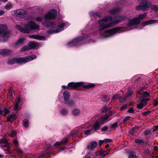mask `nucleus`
Instances as JSON below:
<instances>
[{
  "instance_id": "nucleus-59",
  "label": "nucleus",
  "mask_w": 158,
  "mask_h": 158,
  "mask_svg": "<svg viewBox=\"0 0 158 158\" xmlns=\"http://www.w3.org/2000/svg\"><path fill=\"white\" fill-rule=\"evenodd\" d=\"M154 105L155 106H156L158 105V100H155L154 101Z\"/></svg>"
},
{
  "instance_id": "nucleus-48",
  "label": "nucleus",
  "mask_w": 158,
  "mask_h": 158,
  "mask_svg": "<svg viewBox=\"0 0 158 158\" xmlns=\"http://www.w3.org/2000/svg\"><path fill=\"white\" fill-rule=\"evenodd\" d=\"M130 118V117H129V116H127V117L124 118L123 119V123H125Z\"/></svg>"
},
{
  "instance_id": "nucleus-40",
  "label": "nucleus",
  "mask_w": 158,
  "mask_h": 158,
  "mask_svg": "<svg viewBox=\"0 0 158 158\" xmlns=\"http://www.w3.org/2000/svg\"><path fill=\"white\" fill-rule=\"evenodd\" d=\"M93 131H94V130H93V129H91L90 130H87L85 131L84 134L85 135H89L90 134L91 132ZM94 132V131L93 132Z\"/></svg>"
},
{
  "instance_id": "nucleus-10",
  "label": "nucleus",
  "mask_w": 158,
  "mask_h": 158,
  "mask_svg": "<svg viewBox=\"0 0 158 158\" xmlns=\"http://www.w3.org/2000/svg\"><path fill=\"white\" fill-rule=\"evenodd\" d=\"M10 145V143H8L6 138H3L0 139V147L2 148H7L5 150V153L7 154H9L11 153V152L9 148Z\"/></svg>"
},
{
  "instance_id": "nucleus-36",
  "label": "nucleus",
  "mask_w": 158,
  "mask_h": 158,
  "mask_svg": "<svg viewBox=\"0 0 158 158\" xmlns=\"http://www.w3.org/2000/svg\"><path fill=\"white\" fill-rule=\"evenodd\" d=\"M12 7V5L11 3L6 4L5 6V8L7 10H9Z\"/></svg>"
},
{
  "instance_id": "nucleus-7",
  "label": "nucleus",
  "mask_w": 158,
  "mask_h": 158,
  "mask_svg": "<svg viewBox=\"0 0 158 158\" xmlns=\"http://www.w3.org/2000/svg\"><path fill=\"white\" fill-rule=\"evenodd\" d=\"M125 31L123 27L115 28L104 32L102 36L103 38L109 37L114 35L116 33H119Z\"/></svg>"
},
{
  "instance_id": "nucleus-60",
  "label": "nucleus",
  "mask_w": 158,
  "mask_h": 158,
  "mask_svg": "<svg viewBox=\"0 0 158 158\" xmlns=\"http://www.w3.org/2000/svg\"><path fill=\"white\" fill-rule=\"evenodd\" d=\"M135 142L137 143H140L142 142V140L140 139H137L135 140Z\"/></svg>"
},
{
  "instance_id": "nucleus-56",
  "label": "nucleus",
  "mask_w": 158,
  "mask_h": 158,
  "mask_svg": "<svg viewBox=\"0 0 158 158\" xmlns=\"http://www.w3.org/2000/svg\"><path fill=\"white\" fill-rule=\"evenodd\" d=\"M128 111L130 113H133L134 112V110L133 108H131Z\"/></svg>"
},
{
  "instance_id": "nucleus-3",
  "label": "nucleus",
  "mask_w": 158,
  "mask_h": 158,
  "mask_svg": "<svg viewBox=\"0 0 158 158\" xmlns=\"http://www.w3.org/2000/svg\"><path fill=\"white\" fill-rule=\"evenodd\" d=\"M36 56L32 55L27 57L16 58H10L8 59L7 64H13L15 63H25L36 59Z\"/></svg>"
},
{
  "instance_id": "nucleus-23",
  "label": "nucleus",
  "mask_w": 158,
  "mask_h": 158,
  "mask_svg": "<svg viewBox=\"0 0 158 158\" xmlns=\"http://www.w3.org/2000/svg\"><path fill=\"white\" fill-rule=\"evenodd\" d=\"M64 102L69 100L70 98V93L67 91H65L63 93Z\"/></svg>"
},
{
  "instance_id": "nucleus-61",
  "label": "nucleus",
  "mask_w": 158,
  "mask_h": 158,
  "mask_svg": "<svg viewBox=\"0 0 158 158\" xmlns=\"http://www.w3.org/2000/svg\"><path fill=\"white\" fill-rule=\"evenodd\" d=\"M4 11L3 10H0V16H1L4 14Z\"/></svg>"
},
{
  "instance_id": "nucleus-2",
  "label": "nucleus",
  "mask_w": 158,
  "mask_h": 158,
  "mask_svg": "<svg viewBox=\"0 0 158 158\" xmlns=\"http://www.w3.org/2000/svg\"><path fill=\"white\" fill-rule=\"evenodd\" d=\"M16 28L20 32L26 33H29L31 30H38L40 28L39 26L35 23L30 22L28 24L22 26L16 25Z\"/></svg>"
},
{
  "instance_id": "nucleus-39",
  "label": "nucleus",
  "mask_w": 158,
  "mask_h": 158,
  "mask_svg": "<svg viewBox=\"0 0 158 158\" xmlns=\"http://www.w3.org/2000/svg\"><path fill=\"white\" fill-rule=\"evenodd\" d=\"M16 135V132L15 131H12L11 133L9 134L10 137H15Z\"/></svg>"
},
{
  "instance_id": "nucleus-35",
  "label": "nucleus",
  "mask_w": 158,
  "mask_h": 158,
  "mask_svg": "<svg viewBox=\"0 0 158 158\" xmlns=\"http://www.w3.org/2000/svg\"><path fill=\"white\" fill-rule=\"evenodd\" d=\"M138 129V127H136L132 129L130 131L129 133L130 134L133 135L134 132L136 131V130Z\"/></svg>"
},
{
  "instance_id": "nucleus-27",
  "label": "nucleus",
  "mask_w": 158,
  "mask_h": 158,
  "mask_svg": "<svg viewBox=\"0 0 158 158\" xmlns=\"http://www.w3.org/2000/svg\"><path fill=\"white\" fill-rule=\"evenodd\" d=\"M119 10V9L116 8H114L111 10L110 11V13L112 15L115 14L117 13L118 12Z\"/></svg>"
},
{
  "instance_id": "nucleus-4",
  "label": "nucleus",
  "mask_w": 158,
  "mask_h": 158,
  "mask_svg": "<svg viewBox=\"0 0 158 158\" xmlns=\"http://www.w3.org/2000/svg\"><path fill=\"white\" fill-rule=\"evenodd\" d=\"M42 24L45 27H52L53 28L57 27V28L56 30H54L52 31H47V33L48 34L60 32L63 30L64 27L65 26V24L64 23H62L57 25L55 24L52 23L50 21H46L43 23Z\"/></svg>"
},
{
  "instance_id": "nucleus-46",
  "label": "nucleus",
  "mask_w": 158,
  "mask_h": 158,
  "mask_svg": "<svg viewBox=\"0 0 158 158\" xmlns=\"http://www.w3.org/2000/svg\"><path fill=\"white\" fill-rule=\"evenodd\" d=\"M3 106L0 105V115H2L3 111Z\"/></svg>"
},
{
  "instance_id": "nucleus-5",
  "label": "nucleus",
  "mask_w": 158,
  "mask_h": 158,
  "mask_svg": "<svg viewBox=\"0 0 158 158\" xmlns=\"http://www.w3.org/2000/svg\"><path fill=\"white\" fill-rule=\"evenodd\" d=\"M111 114V113L110 112L109 114L106 115L100 119H98L93 123L92 127V129L94 130V132L99 129L102 124H104V123L107 122L106 120L108 119L109 117Z\"/></svg>"
},
{
  "instance_id": "nucleus-38",
  "label": "nucleus",
  "mask_w": 158,
  "mask_h": 158,
  "mask_svg": "<svg viewBox=\"0 0 158 158\" xmlns=\"http://www.w3.org/2000/svg\"><path fill=\"white\" fill-rule=\"evenodd\" d=\"M109 100V98L106 95H104L103 96L102 101L105 102L108 101Z\"/></svg>"
},
{
  "instance_id": "nucleus-30",
  "label": "nucleus",
  "mask_w": 158,
  "mask_h": 158,
  "mask_svg": "<svg viewBox=\"0 0 158 158\" xmlns=\"http://www.w3.org/2000/svg\"><path fill=\"white\" fill-rule=\"evenodd\" d=\"M95 86V84L94 83H89L87 85L84 86V87L89 89L94 87Z\"/></svg>"
},
{
  "instance_id": "nucleus-13",
  "label": "nucleus",
  "mask_w": 158,
  "mask_h": 158,
  "mask_svg": "<svg viewBox=\"0 0 158 158\" xmlns=\"http://www.w3.org/2000/svg\"><path fill=\"white\" fill-rule=\"evenodd\" d=\"M84 83L82 82H77V83L70 82L68 85V88L69 89H74L81 86Z\"/></svg>"
},
{
  "instance_id": "nucleus-44",
  "label": "nucleus",
  "mask_w": 158,
  "mask_h": 158,
  "mask_svg": "<svg viewBox=\"0 0 158 158\" xmlns=\"http://www.w3.org/2000/svg\"><path fill=\"white\" fill-rule=\"evenodd\" d=\"M150 113H151V111H147L146 112H143L142 113V114L144 116H147V115H148Z\"/></svg>"
},
{
  "instance_id": "nucleus-11",
  "label": "nucleus",
  "mask_w": 158,
  "mask_h": 158,
  "mask_svg": "<svg viewBox=\"0 0 158 158\" xmlns=\"http://www.w3.org/2000/svg\"><path fill=\"white\" fill-rule=\"evenodd\" d=\"M150 6L151 3L150 2H145L140 3L138 6L135 7V8L137 10H148Z\"/></svg>"
},
{
  "instance_id": "nucleus-29",
  "label": "nucleus",
  "mask_w": 158,
  "mask_h": 158,
  "mask_svg": "<svg viewBox=\"0 0 158 158\" xmlns=\"http://www.w3.org/2000/svg\"><path fill=\"white\" fill-rule=\"evenodd\" d=\"M25 40V39L23 38H21L19 39L16 43L17 45H19L23 44L24 43Z\"/></svg>"
},
{
  "instance_id": "nucleus-14",
  "label": "nucleus",
  "mask_w": 158,
  "mask_h": 158,
  "mask_svg": "<svg viewBox=\"0 0 158 158\" xmlns=\"http://www.w3.org/2000/svg\"><path fill=\"white\" fill-rule=\"evenodd\" d=\"M82 39L81 38L75 39L71 41L68 43V46L69 47H71L77 45L79 43V41L81 40Z\"/></svg>"
},
{
  "instance_id": "nucleus-12",
  "label": "nucleus",
  "mask_w": 158,
  "mask_h": 158,
  "mask_svg": "<svg viewBox=\"0 0 158 158\" xmlns=\"http://www.w3.org/2000/svg\"><path fill=\"white\" fill-rule=\"evenodd\" d=\"M57 12L56 10L54 9L49 11L44 16V19L46 20H50L54 19L56 16Z\"/></svg>"
},
{
  "instance_id": "nucleus-20",
  "label": "nucleus",
  "mask_w": 158,
  "mask_h": 158,
  "mask_svg": "<svg viewBox=\"0 0 158 158\" xmlns=\"http://www.w3.org/2000/svg\"><path fill=\"white\" fill-rule=\"evenodd\" d=\"M16 118L15 114H13L7 118V121L10 122H13Z\"/></svg>"
},
{
  "instance_id": "nucleus-37",
  "label": "nucleus",
  "mask_w": 158,
  "mask_h": 158,
  "mask_svg": "<svg viewBox=\"0 0 158 158\" xmlns=\"http://www.w3.org/2000/svg\"><path fill=\"white\" fill-rule=\"evenodd\" d=\"M117 123L116 122L111 125L110 128L112 129H115L117 127Z\"/></svg>"
},
{
  "instance_id": "nucleus-1",
  "label": "nucleus",
  "mask_w": 158,
  "mask_h": 158,
  "mask_svg": "<svg viewBox=\"0 0 158 158\" xmlns=\"http://www.w3.org/2000/svg\"><path fill=\"white\" fill-rule=\"evenodd\" d=\"M125 18L121 16L118 17L112 21L111 16H109L102 19H100L98 22L99 25V29L100 30H103L105 29L114 26L115 24L118 23L124 20Z\"/></svg>"
},
{
  "instance_id": "nucleus-22",
  "label": "nucleus",
  "mask_w": 158,
  "mask_h": 158,
  "mask_svg": "<svg viewBox=\"0 0 158 158\" xmlns=\"http://www.w3.org/2000/svg\"><path fill=\"white\" fill-rule=\"evenodd\" d=\"M64 103L66 106H73L75 105V102L72 100H68L65 102Z\"/></svg>"
},
{
  "instance_id": "nucleus-52",
  "label": "nucleus",
  "mask_w": 158,
  "mask_h": 158,
  "mask_svg": "<svg viewBox=\"0 0 158 158\" xmlns=\"http://www.w3.org/2000/svg\"><path fill=\"white\" fill-rule=\"evenodd\" d=\"M104 140V142L106 143L111 142L112 141L111 139H105Z\"/></svg>"
},
{
  "instance_id": "nucleus-53",
  "label": "nucleus",
  "mask_w": 158,
  "mask_h": 158,
  "mask_svg": "<svg viewBox=\"0 0 158 158\" xmlns=\"http://www.w3.org/2000/svg\"><path fill=\"white\" fill-rule=\"evenodd\" d=\"M152 8L157 11H158V5H155L152 6Z\"/></svg>"
},
{
  "instance_id": "nucleus-9",
  "label": "nucleus",
  "mask_w": 158,
  "mask_h": 158,
  "mask_svg": "<svg viewBox=\"0 0 158 158\" xmlns=\"http://www.w3.org/2000/svg\"><path fill=\"white\" fill-rule=\"evenodd\" d=\"M14 14L16 15L15 19L18 20H20L21 19L24 17L27 14V12L23 9H19L15 10Z\"/></svg>"
},
{
  "instance_id": "nucleus-47",
  "label": "nucleus",
  "mask_w": 158,
  "mask_h": 158,
  "mask_svg": "<svg viewBox=\"0 0 158 158\" xmlns=\"http://www.w3.org/2000/svg\"><path fill=\"white\" fill-rule=\"evenodd\" d=\"M108 129V127L107 126H105L102 128L101 130L102 131H106Z\"/></svg>"
},
{
  "instance_id": "nucleus-31",
  "label": "nucleus",
  "mask_w": 158,
  "mask_h": 158,
  "mask_svg": "<svg viewBox=\"0 0 158 158\" xmlns=\"http://www.w3.org/2000/svg\"><path fill=\"white\" fill-rule=\"evenodd\" d=\"M66 143V140H65V142H63V141H61L60 142H56L55 144L54 145V146H55L57 147L59 145H61L63 143L65 144Z\"/></svg>"
},
{
  "instance_id": "nucleus-28",
  "label": "nucleus",
  "mask_w": 158,
  "mask_h": 158,
  "mask_svg": "<svg viewBox=\"0 0 158 158\" xmlns=\"http://www.w3.org/2000/svg\"><path fill=\"white\" fill-rule=\"evenodd\" d=\"M120 97V94H116L113 95L112 99L113 100L118 99H119Z\"/></svg>"
},
{
  "instance_id": "nucleus-26",
  "label": "nucleus",
  "mask_w": 158,
  "mask_h": 158,
  "mask_svg": "<svg viewBox=\"0 0 158 158\" xmlns=\"http://www.w3.org/2000/svg\"><path fill=\"white\" fill-rule=\"evenodd\" d=\"M20 102V99L18 98L17 101L15 104L14 109L15 110H17L19 109L18 105Z\"/></svg>"
},
{
  "instance_id": "nucleus-32",
  "label": "nucleus",
  "mask_w": 158,
  "mask_h": 158,
  "mask_svg": "<svg viewBox=\"0 0 158 158\" xmlns=\"http://www.w3.org/2000/svg\"><path fill=\"white\" fill-rule=\"evenodd\" d=\"M23 124L25 128H27L29 126L28 121L26 119L24 120L23 121Z\"/></svg>"
},
{
  "instance_id": "nucleus-43",
  "label": "nucleus",
  "mask_w": 158,
  "mask_h": 158,
  "mask_svg": "<svg viewBox=\"0 0 158 158\" xmlns=\"http://www.w3.org/2000/svg\"><path fill=\"white\" fill-rule=\"evenodd\" d=\"M13 142L16 148H18L19 145L18 142L16 139H15L13 140Z\"/></svg>"
},
{
  "instance_id": "nucleus-45",
  "label": "nucleus",
  "mask_w": 158,
  "mask_h": 158,
  "mask_svg": "<svg viewBox=\"0 0 158 158\" xmlns=\"http://www.w3.org/2000/svg\"><path fill=\"white\" fill-rule=\"evenodd\" d=\"M143 95L145 97H147L149 95V94L147 92H144L143 93Z\"/></svg>"
},
{
  "instance_id": "nucleus-6",
  "label": "nucleus",
  "mask_w": 158,
  "mask_h": 158,
  "mask_svg": "<svg viewBox=\"0 0 158 158\" xmlns=\"http://www.w3.org/2000/svg\"><path fill=\"white\" fill-rule=\"evenodd\" d=\"M7 26L3 24H0V40L3 41L6 40L9 38V33L7 31Z\"/></svg>"
},
{
  "instance_id": "nucleus-51",
  "label": "nucleus",
  "mask_w": 158,
  "mask_h": 158,
  "mask_svg": "<svg viewBox=\"0 0 158 158\" xmlns=\"http://www.w3.org/2000/svg\"><path fill=\"white\" fill-rule=\"evenodd\" d=\"M100 154L102 156H105L106 155L108 154V153H107V152L106 153H104V152H103V151H102L100 152Z\"/></svg>"
},
{
  "instance_id": "nucleus-19",
  "label": "nucleus",
  "mask_w": 158,
  "mask_h": 158,
  "mask_svg": "<svg viewBox=\"0 0 158 158\" xmlns=\"http://www.w3.org/2000/svg\"><path fill=\"white\" fill-rule=\"evenodd\" d=\"M157 22L156 20H150L143 22L142 24L143 26H145L149 24H152L154 23H156Z\"/></svg>"
},
{
  "instance_id": "nucleus-16",
  "label": "nucleus",
  "mask_w": 158,
  "mask_h": 158,
  "mask_svg": "<svg viewBox=\"0 0 158 158\" xmlns=\"http://www.w3.org/2000/svg\"><path fill=\"white\" fill-rule=\"evenodd\" d=\"M97 146V143L95 141L90 142L87 145V148L89 150H93L96 148Z\"/></svg>"
},
{
  "instance_id": "nucleus-50",
  "label": "nucleus",
  "mask_w": 158,
  "mask_h": 158,
  "mask_svg": "<svg viewBox=\"0 0 158 158\" xmlns=\"http://www.w3.org/2000/svg\"><path fill=\"white\" fill-rule=\"evenodd\" d=\"M42 18L41 17H38L36 18V21L40 22L42 21Z\"/></svg>"
},
{
  "instance_id": "nucleus-41",
  "label": "nucleus",
  "mask_w": 158,
  "mask_h": 158,
  "mask_svg": "<svg viewBox=\"0 0 158 158\" xmlns=\"http://www.w3.org/2000/svg\"><path fill=\"white\" fill-rule=\"evenodd\" d=\"M133 94V92L131 90H129L127 93L126 97H128L131 96Z\"/></svg>"
},
{
  "instance_id": "nucleus-34",
  "label": "nucleus",
  "mask_w": 158,
  "mask_h": 158,
  "mask_svg": "<svg viewBox=\"0 0 158 158\" xmlns=\"http://www.w3.org/2000/svg\"><path fill=\"white\" fill-rule=\"evenodd\" d=\"M30 48H29V45L26 46H25L23 48H22L20 50L22 51H24L27 50H30Z\"/></svg>"
},
{
  "instance_id": "nucleus-24",
  "label": "nucleus",
  "mask_w": 158,
  "mask_h": 158,
  "mask_svg": "<svg viewBox=\"0 0 158 158\" xmlns=\"http://www.w3.org/2000/svg\"><path fill=\"white\" fill-rule=\"evenodd\" d=\"M28 45L30 49L35 48L38 45L36 43L34 42L29 43Z\"/></svg>"
},
{
  "instance_id": "nucleus-17",
  "label": "nucleus",
  "mask_w": 158,
  "mask_h": 158,
  "mask_svg": "<svg viewBox=\"0 0 158 158\" xmlns=\"http://www.w3.org/2000/svg\"><path fill=\"white\" fill-rule=\"evenodd\" d=\"M12 51L9 49H0V55H5L11 54L12 53Z\"/></svg>"
},
{
  "instance_id": "nucleus-58",
  "label": "nucleus",
  "mask_w": 158,
  "mask_h": 158,
  "mask_svg": "<svg viewBox=\"0 0 158 158\" xmlns=\"http://www.w3.org/2000/svg\"><path fill=\"white\" fill-rule=\"evenodd\" d=\"M8 95L11 98H12L13 94L12 91H10L9 93L8 94Z\"/></svg>"
},
{
  "instance_id": "nucleus-15",
  "label": "nucleus",
  "mask_w": 158,
  "mask_h": 158,
  "mask_svg": "<svg viewBox=\"0 0 158 158\" xmlns=\"http://www.w3.org/2000/svg\"><path fill=\"white\" fill-rule=\"evenodd\" d=\"M150 100L149 98L143 99L141 101L139 104L137 105V108L139 109H141L142 108L146 105L148 101Z\"/></svg>"
},
{
  "instance_id": "nucleus-55",
  "label": "nucleus",
  "mask_w": 158,
  "mask_h": 158,
  "mask_svg": "<svg viewBox=\"0 0 158 158\" xmlns=\"http://www.w3.org/2000/svg\"><path fill=\"white\" fill-rule=\"evenodd\" d=\"M83 158H91L90 155V153L89 152L84 157H83Z\"/></svg>"
},
{
  "instance_id": "nucleus-33",
  "label": "nucleus",
  "mask_w": 158,
  "mask_h": 158,
  "mask_svg": "<svg viewBox=\"0 0 158 158\" xmlns=\"http://www.w3.org/2000/svg\"><path fill=\"white\" fill-rule=\"evenodd\" d=\"M3 110L4 112V113L3 114L4 116H5L7 114L10 113V110H9L4 107H3Z\"/></svg>"
},
{
  "instance_id": "nucleus-21",
  "label": "nucleus",
  "mask_w": 158,
  "mask_h": 158,
  "mask_svg": "<svg viewBox=\"0 0 158 158\" xmlns=\"http://www.w3.org/2000/svg\"><path fill=\"white\" fill-rule=\"evenodd\" d=\"M30 37L33 39L39 40H45V38L44 37L37 35H32L30 36Z\"/></svg>"
},
{
  "instance_id": "nucleus-54",
  "label": "nucleus",
  "mask_w": 158,
  "mask_h": 158,
  "mask_svg": "<svg viewBox=\"0 0 158 158\" xmlns=\"http://www.w3.org/2000/svg\"><path fill=\"white\" fill-rule=\"evenodd\" d=\"M127 106V105L126 104L123 105L121 108V110H123L125 109Z\"/></svg>"
},
{
  "instance_id": "nucleus-42",
  "label": "nucleus",
  "mask_w": 158,
  "mask_h": 158,
  "mask_svg": "<svg viewBox=\"0 0 158 158\" xmlns=\"http://www.w3.org/2000/svg\"><path fill=\"white\" fill-rule=\"evenodd\" d=\"M15 150L19 154L21 155L23 154V152L20 148H15Z\"/></svg>"
},
{
  "instance_id": "nucleus-62",
  "label": "nucleus",
  "mask_w": 158,
  "mask_h": 158,
  "mask_svg": "<svg viewBox=\"0 0 158 158\" xmlns=\"http://www.w3.org/2000/svg\"><path fill=\"white\" fill-rule=\"evenodd\" d=\"M153 149L154 150H157V151H158V149H157V146H155L154 147V148H153Z\"/></svg>"
},
{
  "instance_id": "nucleus-63",
  "label": "nucleus",
  "mask_w": 158,
  "mask_h": 158,
  "mask_svg": "<svg viewBox=\"0 0 158 158\" xmlns=\"http://www.w3.org/2000/svg\"><path fill=\"white\" fill-rule=\"evenodd\" d=\"M62 87L64 89H66L67 88H68V86H64V85H62Z\"/></svg>"
},
{
  "instance_id": "nucleus-64",
  "label": "nucleus",
  "mask_w": 158,
  "mask_h": 158,
  "mask_svg": "<svg viewBox=\"0 0 158 158\" xmlns=\"http://www.w3.org/2000/svg\"><path fill=\"white\" fill-rule=\"evenodd\" d=\"M109 144H106V145L105 146V148H108L109 147Z\"/></svg>"
},
{
  "instance_id": "nucleus-25",
  "label": "nucleus",
  "mask_w": 158,
  "mask_h": 158,
  "mask_svg": "<svg viewBox=\"0 0 158 158\" xmlns=\"http://www.w3.org/2000/svg\"><path fill=\"white\" fill-rule=\"evenodd\" d=\"M69 111V110L67 109H63L61 110L60 113L62 115L66 116L68 114Z\"/></svg>"
},
{
  "instance_id": "nucleus-49",
  "label": "nucleus",
  "mask_w": 158,
  "mask_h": 158,
  "mask_svg": "<svg viewBox=\"0 0 158 158\" xmlns=\"http://www.w3.org/2000/svg\"><path fill=\"white\" fill-rule=\"evenodd\" d=\"M128 157L129 158H137V157L135 155L132 154L129 155Z\"/></svg>"
},
{
  "instance_id": "nucleus-57",
  "label": "nucleus",
  "mask_w": 158,
  "mask_h": 158,
  "mask_svg": "<svg viewBox=\"0 0 158 158\" xmlns=\"http://www.w3.org/2000/svg\"><path fill=\"white\" fill-rule=\"evenodd\" d=\"M104 142V141L103 140H99V146H101L102 144Z\"/></svg>"
},
{
  "instance_id": "nucleus-18",
  "label": "nucleus",
  "mask_w": 158,
  "mask_h": 158,
  "mask_svg": "<svg viewBox=\"0 0 158 158\" xmlns=\"http://www.w3.org/2000/svg\"><path fill=\"white\" fill-rule=\"evenodd\" d=\"M72 114L74 116H79L81 113V110L77 108H74L71 112Z\"/></svg>"
},
{
  "instance_id": "nucleus-8",
  "label": "nucleus",
  "mask_w": 158,
  "mask_h": 158,
  "mask_svg": "<svg viewBox=\"0 0 158 158\" xmlns=\"http://www.w3.org/2000/svg\"><path fill=\"white\" fill-rule=\"evenodd\" d=\"M146 16V13L138 15L137 17L130 21L128 24V26L130 27L131 26L139 24L140 23L141 20L145 18Z\"/></svg>"
}]
</instances>
